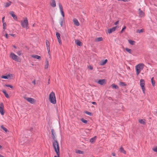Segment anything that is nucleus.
<instances>
[{"mask_svg": "<svg viewBox=\"0 0 157 157\" xmlns=\"http://www.w3.org/2000/svg\"><path fill=\"white\" fill-rule=\"evenodd\" d=\"M49 99L50 102L53 104H55L56 103V97L55 93L52 91L49 95Z\"/></svg>", "mask_w": 157, "mask_h": 157, "instance_id": "obj_1", "label": "nucleus"}, {"mask_svg": "<svg viewBox=\"0 0 157 157\" xmlns=\"http://www.w3.org/2000/svg\"><path fill=\"white\" fill-rule=\"evenodd\" d=\"M144 67V65L143 63H140L138 64L135 66L136 74L138 75L142 70Z\"/></svg>", "mask_w": 157, "mask_h": 157, "instance_id": "obj_2", "label": "nucleus"}, {"mask_svg": "<svg viewBox=\"0 0 157 157\" xmlns=\"http://www.w3.org/2000/svg\"><path fill=\"white\" fill-rule=\"evenodd\" d=\"M52 138L53 140L52 142V146L59 145V144L58 141L56 140V132L54 129H52L51 130Z\"/></svg>", "mask_w": 157, "mask_h": 157, "instance_id": "obj_3", "label": "nucleus"}, {"mask_svg": "<svg viewBox=\"0 0 157 157\" xmlns=\"http://www.w3.org/2000/svg\"><path fill=\"white\" fill-rule=\"evenodd\" d=\"M21 23L22 28L26 29L29 28L28 21L27 17L25 18L23 21H21Z\"/></svg>", "mask_w": 157, "mask_h": 157, "instance_id": "obj_4", "label": "nucleus"}, {"mask_svg": "<svg viewBox=\"0 0 157 157\" xmlns=\"http://www.w3.org/2000/svg\"><path fill=\"white\" fill-rule=\"evenodd\" d=\"M54 151L56 153V155L54 157H59L60 155V147L59 146H53Z\"/></svg>", "mask_w": 157, "mask_h": 157, "instance_id": "obj_5", "label": "nucleus"}, {"mask_svg": "<svg viewBox=\"0 0 157 157\" xmlns=\"http://www.w3.org/2000/svg\"><path fill=\"white\" fill-rule=\"evenodd\" d=\"M10 57L13 60L17 62H20V59H19L18 57L14 53L11 52L10 55Z\"/></svg>", "mask_w": 157, "mask_h": 157, "instance_id": "obj_6", "label": "nucleus"}, {"mask_svg": "<svg viewBox=\"0 0 157 157\" xmlns=\"http://www.w3.org/2000/svg\"><path fill=\"white\" fill-rule=\"evenodd\" d=\"M140 85L142 90L143 93L145 94V82L144 80L141 79L140 81Z\"/></svg>", "mask_w": 157, "mask_h": 157, "instance_id": "obj_7", "label": "nucleus"}, {"mask_svg": "<svg viewBox=\"0 0 157 157\" xmlns=\"http://www.w3.org/2000/svg\"><path fill=\"white\" fill-rule=\"evenodd\" d=\"M5 113L4 106L3 103H0V113L2 115H3Z\"/></svg>", "mask_w": 157, "mask_h": 157, "instance_id": "obj_8", "label": "nucleus"}, {"mask_svg": "<svg viewBox=\"0 0 157 157\" xmlns=\"http://www.w3.org/2000/svg\"><path fill=\"white\" fill-rule=\"evenodd\" d=\"M24 98L28 102L32 104H35L36 102L35 100L33 98L29 97H24Z\"/></svg>", "mask_w": 157, "mask_h": 157, "instance_id": "obj_9", "label": "nucleus"}, {"mask_svg": "<svg viewBox=\"0 0 157 157\" xmlns=\"http://www.w3.org/2000/svg\"><path fill=\"white\" fill-rule=\"evenodd\" d=\"M46 45L47 48V49L48 50V53L49 55L50 56V57H51V54H50V43L48 40H46Z\"/></svg>", "mask_w": 157, "mask_h": 157, "instance_id": "obj_10", "label": "nucleus"}, {"mask_svg": "<svg viewBox=\"0 0 157 157\" xmlns=\"http://www.w3.org/2000/svg\"><path fill=\"white\" fill-rule=\"evenodd\" d=\"M58 5L61 15L64 18L65 16L62 6L60 3H58Z\"/></svg>", "mask_w": 157, "mask_h": 157, "instance_id": "obj_11", "label": "nucleus"}, {"mask_svg": "<svg viewBox=\"0 0 157 157\" xmlns=\"http://www.w3.org/2000/svg\"><path fill=\"white\" fill-rule=\"evenodd\" d=\"M13 77V75L11 74H9L6 76H2L1 78L5 79H10Z\"/></svg>", "mask_w": 157, "mask_h": 157, "instance_id": "obj_12", "label": "nucleus"}, {"mask_svg": "<svg viewBox=\"0 0 157 157\" xmlns=\"http://www.w3.org/2000/svg\"><path fill=\"white\" fill-rule=\"evenodd\" d=\"M97 83L101 85H104L106 84V81L105 79H100Z\"/></svg>", "mask_w": 157, "mask_h": 157, "instance_id": "obj_13", "label": "nucleus"}, {"mask_svg": "<svg viewBox=\"0 0 157 157\" xmlns=\"http://www.w3.org/2000/svg\"><path fill=\"white\" fill-rule=\"evenodd\" d=\"M139 16L140 17H143L144 15V13L140 9H138Z\"/></svg>", "mask_w": 157, "mask_h": 157, "instance_id": "obj_14", "label": "nucleus"}, {"mask_svg": "<svg viewBox=\"0 0 157 157\" xmlns=\"http://www.w3.org/2000/svg\"><path fill=\"white\" fill-rule=\"evenodd\" d=\"M51 2L50 3V6L53 7H55L56 6V4L55 0H51Z\"/></svg>", "mask_w": 157, "mask_h": 157, "instance_id": "obj_15", "label": "nucleus"}, {"mask_svg": "<svg viewBox=\"0 0 157 157\" xmlns=\"http://www.w3.org/2000/svg\"><path fill=\"white\" fill-rule=\"evenodd\" d=\"M73 22L75 25L76 26H79V23L78 20L76 18H74L73 20Z\"/></svg>", "mask_w": 157, "mask_h": 157, "instance_id": "obj_16", "label": "nucleus"}, {"mask_svg": "<svg viewBox=\"0 0 157 157\" xmlns=\"http://www.w3.org/2000/svg\"><path fill=\"white\" fill-rule=\"evenodd\" d=\"M116 29V27H113L112 28L110 29H109L108 30V32L109 33H111L112 32L114 31Z\"/></svg>", "mask_w": 157, "mask_h": 157, "instance_id": "obj_17", "label": "nucleus"}, {"mask_svg": "<svg viewBox=\"0 0 157 157\" xmlns=\"http://www.w3.org/2000/svg\"><path fill=\"white\" fill-rule=\"evenodd\" d=\"M10 14L13 17V18L16 20H17V16L15 14L14 12L13 11H11L10 12Z\"/></svg>", "mask_w": 157, "mask_h": 157, "instance_id": "obj_18", "label": "nucleus"}, {"mask_svg": "<svg viewBox=\"0 0 157 157\" xmlns=\"http://www.w3.org/2000/svg\"><path fill=\"white\" fill-rule=\"evenodd\" d=\"M31 56L35 59H36L39 60H40L41 59V57L37 55H33Z\"/></svg>", "mask_w": 157, "mask_h": 157, "instance_id": "obj_19", "label": "nucleus"}, {"mask_svg": "<svg viewBox=\"0 0 157 157\" xmlns=\"http://www.w3.org/2000/svg\"><path fill=\"white\" fill-rule=\"evenodd\" d=\"M75 42L77 45L79 46H81L82 45V43L78 40H75Z\"/></svg>", "mask_w": 157, "mask_h": 157, "instance_id": "obj_20", "label": "nucleus"}, {"mask_svg": "<svg viewBox=\"0 0 157 157\" xmlns=\"http://www.w3.org/2000/svg\"><path fill=\"white\" fill-rule=\"evenodd\" d=\"M103 40V38L102 37H98L95 39L94 41L95 42H98L100 41H102Z\"/></svg>", "mask_w": 157, "mask_h": 157, "instance_id": "obj_21", "label": "nucleus"}, {"mask_svg": "<svg viewBox=\"0 0 157 157\" xmlns=\"http://www.w3.org/2000/svg\"><path fill=\"white\" fill-rule=\"evenodd\" d=\"M49 63L47 59H46V64L44 65V69H47L48 67Z\"/></svg>", "mask_w": 157, "mask_h": 157, "instance_id": "obj_22", "label": "nucleus"}, {"mask_svg": "<svg viewBox=\"0 0 157 157\" xmlns=\"http://www.w3.org/2000/svg\"><path fill=\"white\" fill-rule=\"evenodd\" d=\"M96 137H97L96 136H95L93 138L90 139V142L92 144L94 143V142L95 141Z\"/></svg>", "mask_w": 157, "mask_h": 157, "instance_id": "obj_23", "label": "nucleus"}, {"mask_svg": "<svg viewBox=\"0 0 157 157\" xmlns=\"http://www.w3.org/2000/svg\"><path fill=\"white\" fill-rule=\"evenodd\" d=\"M11 3V2L9 1L8 2H7L4 3V6L5 7H7L10 6Z\"/></svg>", "mask_w": 157, "mask_h": 157, "instance_id": "obj_24", "label": "nucleus"}, {"mask_svg": "<svg viewBox=\"0 0 157 157\" xmlns=\"http://www.w3.org/2000/svg\"><path fill=\"white\" fill-rule=\"evenodd\" d=\"M2 92L5 95V97L7 98H10L8 94L6 93V90H2Z\"/></svg>", "mask_w": 157, "mask_h": 157, "instance_id": "obj_25", "label": "nucleus"}, {"mask_svg": "<svg viewBox=\"0 0 157 157\" xmlns=\"http://www.w3.org/2000/svg\"><path fill=\"white\" fill-rule=\"evenodd\" d=\"M1 127L6 133H8L9 132V130H7L6 128L4 127L3 125H1Z\"/></svg>", "mask_w": 157, "mask_h": 157, "instance_id": "obj_26", "label": "nucleus"}, {"mask_svg": "<svg viewBox=\"0 0 157 157\" xmlns=\"http://www.w3.org/2000/svg\"><path fill=\"white\" fill-rule=\"evenodd\" d=\"M120 151L121 152L123 153L124 154H126V151L124 150V148L122 147H121L120 149Z\"/></svg>", "mask_w": 157, "mask_h": 157, "instance_id": "obj_27", "label": "nucleus"}, {"mask_svg": "<svg viewBox=\"0 0 157 157\" xmlns=\"http://www.w3.org/2000/svg\"><path fill=\"white\" fill-rule=\"evenodd\" d=\"M107 61H108L107 59H106L102 61H101V63H100V65H102V66L104 65L107 62Z\"/></svg>", "mask_w": 157, "mask_h": 157, "instance_id": "obj_28", "label": "nucleus"}, {"mask_svg": "<svg viewBox=\"0 0 157 157\" xmlns=\"http://www.w3.org/2000/svg\"><path fill=\"white\" fill-rule=\"evenodd\" d=\"M139 122L141 124H145V120L144 119H139Z\"/></svg>", "mask_w": 157, "mask_h": 157, "instance_id": "obj_29", "label": "nucleus"}, {"mask_svg": "<svg viewBox=\"0 0 157 157\" xmlns=\"http://www.w3.org/2000/svg\"><path fill=\"white\" fill-rule=\"evenodd\" d=\"M125 50L127 52H128L129 54H132V51L131 49H129L128 48H126Z\"/></svg>", "mask_w": 157, "mask_h": 157, "instance_id": "obj_30", "label": "nucleus"}, {"mask_svg": "<svg viewBox=\"0 0 157 157\" xmlns=\"http://www.w3.org/2000/svg\"><path fill=\"white\" fill-rule=\"evenodd\" d=\"M128 42L129 43L131 44L132 45H134L135 44V42L134 41L131 40H128Z\"/></svg>", "mask_w": 157, "mask_h": 157, "instance_id": "obj_31", "label": "nucleus"}, {"mask_svg": "<svg viewBox=\"0 0 157 157\" xmlns=\"http://www.w3.org/2000/svg\"><path fill=\"white\" fill-rule=\"evenodd\" d=\"M111 86L113 88H114L115 89H117L119 88L118 86L117 85L114 84H112L111 85Z\"/></svg>", "mask_w": 157, "mask_h": 157, "instance_id": "obj_32", "label": "nucleus"}, {"mask_svg": "<svg viewBox=\"0 0 157 157\" xmlns=\"http://www.w3.org/2000/svg\"><path fill=\"white\" fill-rule=\"evenodd\" d=\"M153 77L151 78V82L153 86H155V81L153 79Z\"/></svg>", "mask_w": 157, "mask_h": 157, "instance_id": "obj_33", "label": "nucleus"}, {"mask_svg": "<svg viewBox=\"0 0 157 157\" xmlns=\"http://www.w3.org/2000/svg\"><path fill=\"white\" fill-rule=\"evenodd\" d=\"M56 36H57L58 40L61 39L60 36V34L59 33H58V32L56 33Z\"/></svg>", "mask_w": 157, "mask_h": 157, "instance_id": "obj_34", "label": "nucleus"}, {"mask_svg": "<svg viewBox=\"0 0 157 157\" xmlns=\"http://www.w3.org/2000/svg\"><path fill=\"white\" fill-rule=\"evenodd\" d=\"M81 121L84 124H87V121L85 120L83 118H82L81 119Z\"/></svg>", "mask_w": 157, "mask_h": 157, "instance_id": "obj_35", "label": "nucleus"}, {"mask_svg": "<svg viewBox=\"0 0 157 157\" xmlns=\"http://www.w3.org/2000/svg\"><path fill=\"white\" fill-rule=\"evenodd\" d=\"M119 85L121 86H126V84L124 82H120Z\"/></svg>", "mask_w": 157, "mask_h": 157, "instance_id": "obj_36", "label": "nucleus"}, {"mask_svg": "<svg viewBox=\"0 0 157 157\" xmlns=\"http://www.w3.org/2000/svg\"><path fill=\"white\" fill-rule=\"evenodd\" d=\"M76 153H78L79 154H83V152L82 151L80 150H78L76 151Z\"/></svg>", "mask_w": 157, "mask_h": 157, "instance_id": "obj_37", "label": "nucleus"}, {"mask_svg": "<svg viewBox=\"0 0 157 157\" xmlns=\"http://www.w3.org/2000/svg\"><path fill=\"white\" fill-rule=\"evenodd\" d=\"M85 113L87 114L90 116H91L92 115V113L89 112L87 111H85Z\"/></svg>", "mask_w": 157, "mask_h": 157, "instance_id": "obj_38", "label": "nucleus"}, {"mask_svg": "<svg viewBox=\"0 0 157 157\" xmlns=\"http://www.w3.org/2000/svg\"><path fill=\"white\" fill-rule=\"evenodd\" d=\"M152 150L154 152H157V146L153 148Z\"/></svg>", "mask_w": 157, "mask_h": 157, "instance_id": "obj_39", "label": "nucleus"}, {"mask_svg": "<svg viewBox=\"0 0 157 157\" xmlns=\"http://www.w3.org/2000/svg\"><path fill=\"white\" fill-rule=\"evenodd\" d=\"M5 86H6V87H9L12 89L13 88V87L12 86H11L10 85H6H6H5Z\"/></svg>", "mask_w": 157, "mask_h": 157, "instance_id": "obj_40", "label": "nucleus"}, {"mask_svg": "<svg viewBox=\"0 0 157 157\" xmlns=\"http://www.w3.org/2000/svg\"><path fill=\"white\" fill-rule=\"evenodd\" d=\"M63 19H61V21L60 22V24L61 26V27H62L63 26Z\"/></svg>", "mask_w": 157, "mask_h": 157, "instance_id": "obj_41", "label": "nucleus"}, {"mask_svg": "<svg viewBox=\"0 0 157 157\" xmlns=\"http://www.w3.org/2000/svg\"><path fill=\"white\" fill-rule=\"evenodd\" d=\"M143 31H144V30L143 29H140V30H138L137 31V33H140L143 32Z\"/></svg>", "mask_w": 157, "mask_h": 157, "instance_id": "obj_42", "label": "nucleus"}, {"mask_svg": "<svg viewBox=\"0 0 157 157\" xmlns=\"http://www.w3.org/2000/svg\"><path fill=\"white\" fill-rule=\"evenodd\" d=\"M126 29V27L125 26H124L123 29H122L121 31V33H123L124 31V30Z\"/></svg>", "mask_w": 157, "mask_h": 157, "instance_id": "obj_43", "label": "nucleus"}, {"mask_svg": "<svg viewBox=\"0 0 157 157\" xmlns=\"http://www.w3.org/2000/svg\"><path fill=\"white\" fill-rule=\"evenodd\" d=\"M17 54L19 56H21V51H19L17 52Z\"/></svg>", "mask_w": 157, "mask_h": 157, "instance_id": "obj_44", "label": "nucleus"}, {"mask_svg": "<svg viewBox=\"0 0 157 157\" xmlns=\"http://www.w3.org/2000/svg\"><path fill=\"white\" fill-rule=\"evenodd\" d=\"M3 29H6V23H3Z\"/></svg>", "mask_w": 157, "mask_h": 157, "instance_id": "obj_45", "label": "nucleus"}, {"mask_svg": "<svg viewBox=\"0 0 157 157\" xmlns=\"http://www.w3.org/2000/svg\"><path fill=\"white\" fill-rule=\"evenodd\" d=\"M58 41L59 44L60 45L61 44L62 41H61V39H58Z\"/></svg>", "mask_w": 157, "mask_h": 157, "instance_id": "obj_46", "label": "nucleus"}, {"mask_svg": "<svg viewBox=\"0 0 157 157\" xmlns=\"http://www.w3.org/2000/svg\"><path fill=\"white\" fill-rule=\"evenodd\" d=\"M88 68H89L90 69V70H93V67H92V66H89L88 67Z\"/></svg>", "mask_w": 157, "mask_h": 157, "instance_id": "obj_47", "label": "nucleus"}, {"mask_svg": "<svg viewBox=\"0 0 157 157\" xmlns=\"http://www.w3.org/2000/svg\"><path fill=\"white\" fill-rule=\"evenodd\" d=\"M121 1L124 2H128L130 0H121Z\"/></svg>", "mask_w": 157, "mask_h": 157, "instance_id": "obj_48", "label": "nucleus"}, {"mask_svg": "<svg viewBox=\"0 0 157 157\" xmlns=\"http://www.w3.org/2000/svg\"><path fill=\"white\" fill-rule=\"evenodd\" d=\"M32 83L34 84V85H35L36 84V81H35V80H33V81Z\"/></svg>", "mask_w": 157, "mask_h": 157, "instance_id": "obj_49", "label": "nucleus"}, {"mask_svg": "<svg viewBox=\"0 0 157 157\" xmlns=\"http://www.w3.org/2000/svg\"><path fill=\"white\" fill-rule=\"evenodd\" d=\"M119 23V21H116L115 23H114V24L116 25H117Z\"/></svg>", "mask_w": 157, "mask_h": 157, "instance_id": "obj_50", "label": "nucleus"}, {"mask_svg": "<svg viewBox=\"0 0 157 157\" xmlns=\"http://www.w3.org/2000/svg\"><path fill=\"white\" fill-rule=\"evenodd\" d=\"M4 19H5V17H3V18H2V21L3 23H5L4 22Z\"/></svg>", "mask_w": 157, "mask_h": 157, "instance_id": "obj_51", "label": "nucleus"}, {"mask_svg": "<svg viewBox=\"0 0 157 157\" xmlns=\"http://www.w3.org/2000/svg\"><path fill=\"white\" fill-rule=\"evenodd\" d=\"M5 36H6V38L7 39H8V35L7 34V33L6 34H5Z\"/></svg>", "mask_w": 157, "mask_h": 157, "instance_id": "obj_52", "label": "nucleus"}, {"mask_svg": "<svg viewBox=\"0 0 157 157\" xmlns=\"http://www.w3.org/2000/svg\"><path fill=\"white\" fill-rule=\"evenodd\" d=\"M92 103L93 105H96V103L95 102H92Z\"/></svg>", "mask_w": 157, "mask_h": 157, "instance_id": "obj_53", "label": "nucleus"}, {"mask_svg": "<svg viewBox=\"0 0 157 157\" xmlns=\"http://www.w3.org/2000/svg\"><path fill=\"white\" fill-rule=\"evenodd\" d=\"M112 155L113 156H115L116 155L114 153H112Z\"/></svg>", "mask_w": 157, "mask_h": 157, "instance_id": "obj_54", "label": "nucleus"}, {"mask_svg": "<svg viewBox=\"0 0 157 157\" xmlns=\"http://www.w3.org/2000/svg\"><path fill=\"white\" fill-rule=\"evenodd\" d=\"M10 35L12 36H15V34H10Z\"/></svg>", "mask_w": 157, "mask_h": 157, "instance_id": "obj_55", "label": "nucleus"}, {"mask_svg": "<svg viewBox=\"0 0 157 157\" xmlns=\"http://www.w3.org/2000/svg\"><path fill=\"white\" fill-rule=\"evenodd\" d=\"M50 84V79H48V84Z\"/></svg>", "mask_w": 157, "mask_h": 157, "instance_id": "obj_56", "label": "nucleus"}, {"mask_svg": "<svg viewBox=\"0 0 157 157\" xmlns=\"http://www.w3.org/2000/svg\"><path fill=\"white\" fill-rule=\"evenodd\" d=\"M0 157H4V156L0 154Z\"/></svg>", "mask_w": 157, "mask_h": 157, "instance_id": "obj_57", "label": "nucleus"}, {"mask_svg": "<svg viewBox=\"0 0 157 157\" xmlns=\"http://www.w3.org/2000/svg\"><path fill=\"white\" fill-rule=\"evenodd\" d=\"M2 148V146L0 145V149H1Z\"/></svg>", "mask_w": 157, "mask_h": 157, "instance_id": "obj_58", "label": "nucleus"}, {"mask_svg": "<svg viewBox=\"0 0 157 157\" xmlns=\"http://www.w3.org/2000/svg\"><path fill=\"white\" fill-rule=\"evenodd\" d=\"M13 47L14 48H17L16 47V46H13Z\"/></svg>", "mask_w": 157, "mask_h": 157, "instance_id": "obj_59", "label": "nucleus"}, {"mask_svg": "<svg viewBox=\"0 0 157 157\" xmlns=\"http://www.w3.org/2000/svg\"><path fill=\"white\" fill-rule=\"evenodd\" d=\"M34 25H35V24H33V26H34Z\"/></svg>", "mask_w": 157, "mask_h": 157, "instance_id": "obj_60", "label": "nucleus"}]
</instances>
